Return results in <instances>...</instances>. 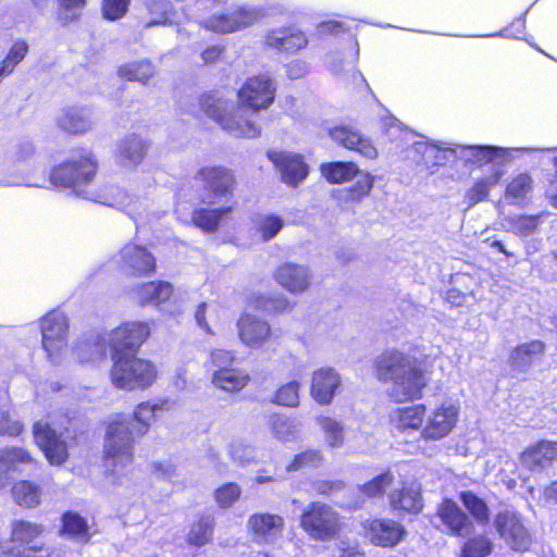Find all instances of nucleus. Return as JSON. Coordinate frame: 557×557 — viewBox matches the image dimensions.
Masks as SVG:
<instances>
[{
	"mask_svg": "<svg viewBox=\"0 0 557 557\" xmlns=\"http://www.w3.org/2000/svg\"><path fill=\"white\" fill-rule=\"evenodd\" d=\"M97 161L91 153L74 156L55 166L50 174V182L59 188L70 189L77 197L115 207L137 220L141 214L140 199L113 184L94 186Z\"/></svg>",
	"mask_w": 557,
	"mask_h": 557,
	"instance_id": "obj_1",
	"label": "nucleus"
},
{
	"mask_svg": "<svg viewBox=\"0 0 557 557\" xmlns=\"http://www.w3.org/2000/svg\"><path fill=\"white\" fill-rule=\"evenodd\" d=\"M166 401H144L136 406L132 423L122 416L109 422L103 444V467L112 483L129 471L134 460V442L145 436L159 411L165 410Z\"/></svg>",
	"mask_w": 557,
	"mask_h": 557,
	"instance_id": "obj_2",
	"label": "nucleus"
},
{
	"mask_svg": "<svg viewBox=\"0 0 557 557\" xmlns=\"http://www.w3.org/2000/svg\"><path fill=\"white\" fill-rule=\"evenodd\" d=\"M380 381L394 384L392 395L397 401L418 397L426 385V377L417 360L398 350L381 354L375 360Z\"/></svg>",
	"mask_w": 557,
	"mask_h": 557,
	"instance_id": "obj_3",
	"label": "nucleus"
},
{
	"mask_svg": "<svg viewBox=\"0 0 557 557\" xmlns=\"http://www.w3.org/2000/svg\"><path fill=\"white\" fill-rule=\"evenodd\" d=\"M202 111L219 125L236 137L255 138L260 135V126L255 117L257 113L243 104L207 95L200 101Z\"/></svg>",
	"mask_w": 557,
	"mask_h": 557,
	"instance_id": "obj_4",
	"label": "nucleus"
},
{
	"mask_svg": "<svg viewBox=\"0 0 557 557\" xmlns=\"http://www.w3.org/2000/svg\"><path fill=\"white\" fill-rule=\"evenodd\" d=\"M111 381L121 389L146 388L157 379L156 366L135 355L112 357Z\"/></svg>",
	"mask_w": 557,
	"mask_h": 557,
	"instance_id": "obj_5",
	"label": "nucleus"
},
{
	"mask_svg": "<svg viewBox=\"0 0 557 557\" xmlns=\"http://www.w3.org/2000/svg\"><path fill=\"white\" fill-rule=\"evenodd\" d=\"M195 180L201 186L200 199L207 205H233L235 176L231 170L224 166L201 168Z\"/></svg>",
	"mask_w": 557,
	"mask_h": 557,
	"instance_id": "obj_6",
	"label": "nucleus"
},
{
	"mask_svg": "<svg viewBox=\"0 0 557 557\" xmlns=\"http://www.w3.org/2000/svg\"><path fill=\"white\" fill-rule=\"evenodd\" d=\"M300 527L312 540L329 541L337 535L342 522L339 513L330 505L312 502L300 517Z\"/></svg>",
	"mask_w": 557,
	"mask_h": 557,
	"instance_id": "obj_7",
	"label": "nucleus"
},
{
	"mask_svg": "<svg viewBox=\"0 0 557 557\" xmlns=\"http://www.w3.org/2000/svg\"><path fill=\"white\" fill-rule=\"evenodd\" d=\"M494 527L510 549L523 553L531 548L532 534L517 510L506 508L499 511L494 519Z\"/></svg>",
	"mask_w": 557,
	"mask_h": 557,
	"instance_id": "obj_8",
	"label": "nucleus"
},
{
	"mask_svg": "<svg viewBox=\"0 0 557 557\" xmlns=\"http://www.w3.org/2000/svg\"><path fill=\"white\" fill-rule=\"evenodd\" d=\"M263 10L257 7L238 5L232 10L214 14L205 20L201 25L218 34H231L245 29L263 17Z\"/></svg>",
	"mask_w": 557,
	"mask_h": 557,
	"instance_id": "obj_9",
	"label": "nucleus"
},
{
	"mask_svg": "<svg viewBox=\"0 0 557 557\" xmlns=\"http://www.w3.org/2000/svg\"><path fill=\"white\" fill-rule=\"evenodd\" d=\"M148 322H125L106 334L112 357L135 355L150 335Z\"/></svg>",
	"mask_w": 557,
	"mask_h": 557,
	"instance_id": "obj_10",
	"label": "nucleus"
},
{
	"mask_svg": "<svg viewBox=\"0 0 557 557\" xmlns=\"http://www.w3.org/2000/svg\"><path fill=\"white\" fill-rule=\"evenodd\" d=\"M42 347L48 357L57 362L67 343L69 322L63 312L51 311L40 323Z\"/></svg>",
	"mask_w": 557,
	"mask_h": 557,
	"instance_id": "obj_11",
	"label": "nucleus"
},
{
	"mask_svg": "<svg viewBox=\"0 0 557 557\" xmlns=\"http://www.w3.org/2000/svg\"><path fill=\"white\" fill-rule=\"evenodd\" d=\"M275 86L268 75H257L250 77L238 90L240 104L245 106L252 113L271 106L275 97Z\"/></svg>",
	"mask_w": 557,
	"mask_h": 557,
	"instance_id": "obj_12",
	"label": "nucleus"
},
{
	"mask_svg": "<svg viewBox=\"0 0 557 557\" xmlns=\"http://www.w3.org/2000/svg\"><path fill=\"white\" fill-rule=\"evenodd\" d=\"M458 408L450 401H444L428 414L421 430V436L426 441H438L447 436L458 420Z\"/></svg>",
	"mask_w": 557,
	"mask_h": 557,
	"instance_id": "obj_13",
	"label": "nucleus"
},
{
	"mask_svg": "<svg viewBox=\"0 0 557 557\" xmlns=\"http://www.w3.org/2000/svg\"><path fill=\"white\" fill-rule=\"evenodd\" d=\"M34 438L51 465H61L65 461L67 448L60 428L40 420L34 424Z\"/></svg>",
	"mask_w": 557,
	"mask_h": 557,
	"instance_id": "obj_14",
	"label": "nucleus"
},
{
	"mask_svg": "<svg viewBox=\"0 0 557 557\" xmlns=\"http://www.w3.org/2000/svg\"><path fill=\"white\" fill-rule=\"evenodd\" d=\"M122 271L133 276H147L156 270L154 256L144 246L127 243L116 255Z\"/></svg>",
	"mask_w": 557,
	"mask_h": 557,
	"instance_id": "obj_15",
	"label": "nucleus"
},
{
	"mask_svg": "<svg viewBox=\"0 0 557 557\" xmlns=\"http://www.w3.org/2000/svg\"><path fill=\"white\" fill-rule=\"evenodd\" d=\"M342 389V375L331 367H322L311 373L310 396L319 405L332 404Z\"/></svg>",
	"mask_w": 557,
	"mask_h": 557,
	"instance_id": "obj_16",
	"label": "nucleus"
},
{
	"mask_svg": "<svg viewBox=\"0 0 557 557\" xmlns=\"http://www.w3.org/2000/svg\"><path fill=\"white\" fill-rule=\"evenodd\" d=\"M247 528L258 543L272 544L283 534L284 518L269 512H257L249 517Z\"/></svg>",
	"mask_w": 557,
	"mask_h": 557,
	"instance_id": "obj_17",
	"label": "nucleus"
},
{
	"mask_svg": "<svg viewBox=\"0 0 557 557\" xmlns=\"http://www.w3.org/2000/svg\"><path fill=\"white\" fill-rule=\"evenodd\" d=\"M275 282L290 294L298 295L308 290L312 281L310 269L304 264L286 262L274 272Z\"/></svg>",
	"mask_w": 557,
	"mask_h": 557,
	"instance_id": "obj_18",
	"label": "nucleus"
},
{
	"mask_svg": "<svg viewBox=\"0 0 557 557\" xmlns=\"http://www.w3.org/2000/svg\"><path fill=\"white\" fill-rule=\"evenodd\" d=\"M329 135L333 141L342 147L356 151L367 159H375L377 150L372 141L360 134L358 129L348 125H339L330 128Z\"/></svg>",
	"mask_w": 557,
	"mask_h": 557,
	"instance_id": "obj_19",
	"label": "nucleus"
},
{
	"mask_svg": "<svg viewBox=\"0 0 557 557\" xmlns=\"http://www.w3.org/2000/svg\"><path fill=\"white\" fill-rule=\"evenodd\" d=\"M370 542L382 547L396 546L406 535L405 528L391 519H374L363 525Z\"/></svg>",
	"mask_w": 557,
	"mask_h": 557,
	"instance_id": "obj_20",
	"label": "nucleus"
},
{
	"mask_svg": "<svg viewBox=\"0 0 557 557\" xmlns=\"http://www.w3.org/2000/svg\"><path fill=\"white\" fill-rule=\"evenodd\" d=\"M269 159L280 170L282 180L289 186H297L308 175V165L302 157L285 151H272Z\"/></svg>",
	"mask_w": 557,
	"mask_h": 557,
	"instance_id": "obj_21",
	"label": "nucleus"
},
{
	"mask_svg": "<svg viewBox=\"0 0 557 557\" xmlns=\"http://www.w3.org/2000/svg\"><path fill=\"white\" fill-rule=\"evenodd\" d=\"M240 342L249 348H261L271 336V327L264 320L244 313L237 321Z\"/></svg>",
	"mask_w": 557,
	"mask_h": 557,
	"instance_id": "obj_22",
	"label": "nucleus"
},
{
	"mask_svg": "<svg viewBox=\"0 0 557 557\" xmlns=\"http://www.w3.org/2000/svg\"><path fill=\"white\" fill-rule=\"evenodd\" d=\"M57 124L70 134H84L95 124L92 111L86 107H69L58 114Z\"/></svg>",
	"mask_w": 557,
	"mask_h": 557,
	"instance_id": "obj_23",
	"label": "nucleus"
},
{
	"mask_svg": "<svg viewBox=\"0 0 557 557\" xmlns=\"http://www.w3.org/2000/svg\"><path fill=\"white\" fill-rule=\"evenodd\" d=\"M557 460V442L540 441L520 456L522 466L531 471H542Z\"/></svg>",
	"mask_w": 557,
	"mask_h": 557,
	"instance_id": "obj_24",
	"label": "nucleus"
},
{
	"mask_svg": "<svg viewBox=\"0 0 557 557\" xmlns=\"http://www.w3.org/2000/svg\"><path fill=\"white\" fill-rule=\"evenodd\" d=\"M265 45L286 52H296L308 45L305 34L294 26L272 29L265 37Z\"/></svg>",
	"mask_w": 557,
	"mask_h": 557,
	"instance_id": "obj_25",
	"label": "nucleus"
},
{
	"mask_svg": "<svg viewBox=\"0 0 557 557\" xmlns=\"http://www.w3.org/2000/svg\"><path fill=\"white\" fill-rule=\"evenodd\" d=\"M438 516L451 534L461 537L471 534L472 523L455 502L444 500L438 508Z\"/></svg>",
	"mask_w": 557,
	"mask_h": 557,
	"instance_id": "obj_26",
	"label": "nucleus"
},
{
	"mask_svg": "<svg viewBox=\"0 0 557 557\" xmlns=\"http://www.w3.org/2000/svg\"><path fill=\"white\" fill-rule=\"evenodd\" d=\"M33 462L30 454L20 447H4L0 449V490L10 483V473L16 471L21 465Z\"/></svg>",
	"mask_w": 557,
	"mask_h": 557,
	"instance_id": "obj_27",
	"label": "nucleus"
},
{
	"mask_svg": "<svg viewBox=\"0 0 557 557\" xmlns=\"http://www.w3.org/2000/svg\"><path fill=\"white\" fill-rule=\"evenodd\" d=\"M389 504L394 510L417 513L422 509L420 485L418 483L405 484L399 491L389 494Z\"/></svg>",
	"mask_w": 557,
	"mask_h": 557,
	"instance_id": "obj_28",
	"label": "nucleus"
},
{
	"mask_svg": "<svg viewBox=\"0 0 557 557\" xmlns=\"http://www.w3.org/2000/svg\"><path fill=\"white\" fill-rule=\"evenodd\" d=\"M545 345L541 341H532L516 347L509 357V362L513 371L527 372L531 364L541 358L544 354Z\"/></svg>",
	"mask_w": 557,
	"mask_h": 557,
	"instance_id": "obj_29",
	"label": "nucleus"
},
{
	"mask_svg": "<svg viewBox=\"0 0 557 557\" xmlns=\"http://www.w3.org/2000/svg\"><path fill=\"white\" fill-rule=\"evenodd\" d=\"M250 381V375L243 369L213 370L211 383L214 387L235 393L242 391Z\"/></svg>",
	"mask_w": 557,
	"mask_h": 557,
	"instance_id": "obj_30",
	"label": "nucleus"
},
{
	"mask_svg": "<svg viewBox=\"0 0 557 557\" xmlns=\"http://www.w3.org/2000/svg\"><path fill=\"white\" fill-rule=\"evenodd\" d=\"M172 294L173 287L169 282H148L134 290V298L141 305L158 306L170 299Z\"/></svg>",
	"mask_w": 557,
	"mask_h": 557,
	"instance_id": "obj_31",
	"label": "nucleus"
},
{
	"mask_svg": "<svg viewBox=\"0 0 557 557\" xmlns=\"http://www.w3.org/2000/svg\"><path fill=\"white\" fill-rule=\"evenodd\" d=\"M147 152V145L140 136L128 135L117 146V157L123 164H139Z\"/></svg>",
	"mask_w": 557,
	"mask_h": 557,
	"instance_id": "obj_32",
	"label": "nucleus"
},
{
	"mask_svg": "<svg viewBox=\"0 0 557 557\" xmlns=\"http://www.w3.org/2000/svg\"><path fill=\"white\" fill-rule=\"evenodd\" d=\"M425 407L414 405L395 410L392 414V422L399 430H418L424 424Z\"/></svg>",
	"mask_w": 557,
	"mask_h": 557,
	"instance_id": "obj_33",
	"label": "nucleus"
},
{
	"mask_svg": "<svg viewBox=\"0 0 557 557\" xmlns=\"http://www.w3.org/2000/svg\"><path fill=\"white\" fill-rule=\"evenodd\" d=\"M534 182L529 173H520L511 178L505 191V199L521 205L531 199Z\"/></svg>",
	"mask_w": 557,
	"mask_h": 557,
	"instance_id": "obj_34",
	"label": "nucleus"
},
{
	"mask_svg": "<svg viewBox=\"0 0 557 557\" xmlns=\"http://www.w3.org/2000/svg\"><path fill=\"white\" fill-rule=\"evenodd\" d=\"M233 210V205H223L218 209L200 208L193 212V223L207 233L218 230L224 215Z\"/></svg>",
	"mask_w": 557,
	"mask_h": 557,
	"instance_id": "obj_35",
	"label": "nucleus"
},
{
	"mask_svg": "<svg viewBox=\"0 0 557 557\" xmlns=\"http://www.w3.org/2000/svg\"><path fill=\"white\" fill-rule=\"evenodd\" d=\"M108 346L106 335H97L79 343L75 348V354L81 362H94L104 358Z\"/></svg>",
	"mask_w": 557,
	"mask_h": 557,
	"instance_id": "obj_36",
	"label": "nucleus"
},
{
	"mask_svg": "<svg viewBox=\"0 0 557 557\" xmlns=\"http://www.w3.org/2000/svg\"><path fill=\"white\" fill-rule=\"evenodd\" d=\"M321 173L330 183L341 184L355 177L358 168L352 162H331L321 165Z\"/></svg>",
	"mask_w": 557,
	"mask_h": 557,
	"instance_id": "obj_37",
	"label": "nucleus"
},
{
	"mask_svg": "<svg viewBox=\"0 0 557 557\" xmlns=\"http://www.w3.org/2000/svg\"><path fill=\"white\" fill-rule=\"evenodd\" d=\"M269 425L271 428L272 434L277 440L284 442L295 440L300 431V424L298 421L281 414L271 416Z\"/></svg>",
	"mask_w": 557,
	"mask_h": 557,
	"instance_id": "obj_38",
	"label": "nucleus"
},
{
	"mask_svg": "<svg viewBox=\"0 0 557 557\" xmlns=\"http://www.w3.org/2000/svg\"><path fill=\"white\" fill-rule=\"evenodd\" d=\"M317 423L323 432L324 440L330 447L339 448L344 445L345 433L342 422L329 416H319Z\"/></svg>",
	"mask_w": 557,
	"mask_h": 557,
	"instance_id": "obj_39",
	"label": "nucleus"
},
{
	"mask_svg": "<svg viewBox=\"0 0 557 557\" xmlns=\"http://www.w3.org/2000/svg\"><path fill=\"white\" fill-rule=\"evenodd\" d=\"M42 533V528L39 524L29 521H14L12 523L11 539L15 544H20L22 547L15 548L23 549L24 547L32 546L33 541Z\"/></svg>",
	"mask_w": 557,
	"mask_h": 557,
	"instance_id": "obj_40",
	"label": "nucleus"
},
{
	"mask_svg": "<svg viewBox=\"0 0 557 557\" xmlns=\"http://www.w3.org/2000/svg\"><path fill=\"white\" fill-rule=\"evenodd\" d=\"M154 73V65L147 60L129 62L119 69V74L122 78L141 84H147Z\"/></svg>",
	"mask_w": 557,
	"mask_h": 557,
	"instance_id": "obj_41",
	"label": "nucleus"
},
{
	"mask_svg": "<svg viewBox=\"0 0 557 557\" xmlns=\"http://www.w3.org/2000/svg\"><path fill=\"white\" fill-rule=\"evenodd\" d=\"M12 495L20 506L33 508L40 504L41 490L29 481H20L13 486Z\"/></svg>",
	"mask_w": 557,
	"mask_h": 557,
	"instance_id": "obj_42",
	"label": "nucleus"
},
{
	"mask_svg": "<svg viewBox=\"0 0 557 557\" xmlns=\"http://www.w3.org/2000/svg\"><path fill=\"white\" fill-rule=\"evenodd\" d=\"M143 5L150 16L146 27L165 25L169 21V13L173 9L170 0H144Z\"/></svg>",
	"mask_w": 557,
	"mask_h": 557,
	"instance_id": "obj_43",
	"label": "nucleus"
},
{
	"mask_svg": "<svg viewBox=\"0 0 557 557\" xmlns=\"http://www.w3.org/2000/svg\"><path fill=\"white\" fill-rule=\"evenodd\" d=\"M450 154L454 160H460L467 165L482 164L487 158V147L453 145Z\"/></svg>",
	"mask_w": 557,
	"mask_h": 557,
	"instance_id": "obj_44",
	"label": "nucleus"
},
{
	"mask_svg": "<svg viewBox=\"0 0 557 557\" xmlns=\"http://www.w3.org/2000/svg\"><path fill=\"white\" fill-rule=\"evenodd\" d=\"M86 0H58L57 21L66 26L79 18Z\"/></svg>",
	"mask_w": 557,
	"mask_h": 557,
	"instance_id": "obj_45",
	"label": "nucleus"
},
{
	"mask_svg": "<svg viewBox=\"0 0 557 557\" xmlns=\"http://www.w3.org/2000/svg\"><path fill=\"white\" fill-rule=\"evenodd\" d=\"M256 230L264 242L274 238L284 226V220L275 214H259L255 221Z\"/></svg>",
	"mask_w": 557,
	"mask_h": 557,
	"instance_id": "obj_46",
	"label": "nucleus"
},
{
	"mask_svg": "<svg viewBox=\"0 0 557 557\" xmlns=\"http://www.w3.org/2000/svg\"><path fill=\"white\" fill-rule=\"evenodd\" d=\"M64 534L79 541H88L89 531L86 520L77 513L66 512L63 515Z\"/></svg>",
	"mask_w": 557,
	"mask_h": 557,
	"instance_id": "obj_47",
	"label": "nucleus"
},
{
	"mask_svg": "<svg viewBox=\"0 0 557 557\" xmlns=\"http://www.w3.org/2000/svg\"><path fill=\"white\" fill-rule=\"evenodd\" d=\"M213 532V518L202 517L194 524L188 533V543L195 546H202L211 540Z\"/></svg>",
	"mask_w": 557,
	"mask_h": 557,
	"instance_id": "obj_48",
	"label": "nucleus"
},
{
	"mask_svg": "<svg viewBox=\"0 0 557 557\" xmlns=\"http://www.w3.org/2000/svg\"><path fill=\"white\" fill-rule=\"evenodd\" d=\"M323 462V455L319 449H309L295 455L293 460L287 465L286 470L299 471L304 469L318 468Z\"/></svg>",
	"mask_w": 557,
	"mask_h": 557,
	"instance_id": "obj_49",
	"label": "nucleus"
},
{
	"mask_svg": "<svg viewBox=\"0 0 557 557\" xmlns=\"http://www.w3.org/2000/svg\"><path fill=\"white\" fill-rule=\"evenodd\" d=\"M10 554L15 557H70V552L63 546L11 548Z\"/></svg>",
	"mask_w": 557,
	"mask_h": 557,
	"instance_id": "obj_50",
	"label": "nucleus"
},
{
	"mask_svg": "<svg viewBox=\"0 0 557 557\" xmlns=\"http://www.w3.org/2000/svg\"><path fill=\"white\" fill-rule=\"evenodd\" d=\"M460 499L475 520L485 521L487 519V506L483 499L471 492H462Z\"/></svg>",
	"mask_w": 557,
	"mask_h": 557,
	"instance_id": "obj_51",
	"label": "nucleus"
},
{
	"mask_svg": "<svg viewBox=\"0 0 557 557\" xmlns=\"http://www.w3.org/2000/svg\"><path fill=\"white\" fill-rule=\"evenodd\" d=\"M251 306L256 309L280 312L289 310L292 308L290 301L284 296H278L276 298L256 296L253 299H251Z\"/></svg>",
	"mask_w": 557,
	"mask_h": 557,
	"instance_id": "obj_52",
	"label": "nucleus"
},
{
	"mask_svg": "<svg viewBox=\"0 0 557 557\" xmlns=\"http://www.w3.org/2000/svg\"><path fill=\"white\" fill-rule=\"evenodd\" d=\"M299 387L297 381H292L278 388L275 395V403L282 406L296 407L299 404Z\"/></svg>",
	"mask_w": 557,
	"mask_h": 557,
	"instance_id": "obj_53",
	"label": "nucleus"
},
{
	"mask_svg": "<svg viewBox=\"0 0 557 557\" xmlns=\"http://www.w3.org/2000/svg\"><path fill=\"white\" fill-rule=\"evenodd\" d=\"M393 475L389 472H385L377 475L370 482L360 486V491L369 497H375L383 495L385 488L393 483Z\"/></svg>",
	"mask_w": 557,
	"mask_h": 557,
	"instance_id": "obj_54",
	"label": "nucleus"
},
{
	"mask_svg": "<svg viewBox=\"0 0 557 557\" xmlns=\"http://www.w3.org/2000/svg\"><path fill=\"white\" fill-rule=\"evenodd\" d=\"M453 149V144L442 143L441 145H434V150L431 152V156H428L424 160L423 164L428 168L444 165L447 162L454 160V157L450 154Z\"/></svg>",
	"mask_w": 557,
	"mask_h": 557,
	"instance_id": "obj_55",
	"label": "nucleus"
},
{
	"mask_svg": "<svg viewBox=\"0 0 557 557\" xmlns=\"http://www.w3.org/2000/svg\"><path fill=\"white\" fill-rule=\"evenodd\" d=\"M240 487L235 483H226L215 491V500L221 507H230L240 496Z\"/></svg>",
	"mask_w": 557,
	"mask_h": 557,
	"instance_id": "obj_56",
	"label": "nucleus"
},
{
	"mask_svg": "<svg viewBox=\"0 0 557 557\" xmlns=\"http://www.w3.org/2000/svg\"><path fill=\"white\" fill-rule=\"evenodd\" d=\"M235 361V354L232 350L214 348L210 351V364L213 370L231 369Z\"/></svg>",
	"mask_w": 557,
	"mask_h": 557,
	"instance_id": "obj_57",
	"label": "nucleus"
},
{
	"mask_svg": "<svg viewBox=\"0 0 557 557\" xmlns=\"http://www.w3.org/2000/svg\"><path fill=\"white\" fill-rule=\"evenodd\" d=\"M131 0H103L102 12L107 20L115 21L125 15Z\"/></svg>",
	"mask_w": 557,
	"mask_h": 557,
	"instance_id": "obj_58",
	"label": "nucleus"
},
{
	"mask_svg": "<svg viewBox=\"0 0 557 557\" xmlns=\"http://www.w3.org/2000/svg\"><path fill=\"white\" fill-rule=\"evenodd\" d=\"M373 187V177L366 174L360 177L354 186L347 190V199L350 201H359L367 196Z\"/></svg>",
	"mask_w": 557,
	"mask_h": 557,
	"instance_id": "obj_59",
	"label": "nucleus"
},
{
	"mask_svg": "<svg viewBox=\"0 0 557 557\" xmlns=\"http://www.w3.org/2000/svg\"><path fill=\"white\" fill-rule=\"evenodd\" d=\"M542 215H520L513 221L515 231L521 236H528L533 234L540 222Z\"/></svg>",
	"mask_w": 557,
	"mask_h": 557,
	"instance_id": "obj_60",
	"label": "nucleus"
},
{
	"mask_svg": "<svg viewBox=\"0 0 557 557\" xmlns=\"http://www.w3.org/2000/svg\"><path fill=\"white\" fill-rule=\"evenodd\" d=\"M216 312V307L207 302H201L195 312V320L197 325L209 335H214V332L208 323V318H211Z\"/></svg>",
	"mask_w": 557,
	"mask_h": 557,
	"instance_id": "obj_61",
	"label": "nucleus"
},
{
	"mask_svg": "<svg viewBox=\"0 0 557 557\" xmlns=\"http://www.w3.org/2000/svg\"><path fill=\"white\" fill-rule=\"evenodd\" d=\"M331 557H364L358 545L347 540H339L332 549Z\"/></svg>",
	"mask_w": 557,
	"mask_h": 557,
	"instance_id": "obj_62",
	"label": "nucleus"
},
{
	"mask_svg": "<svg viewBox=\"0 0 557 557\" xmlns=\"http://www.w3.org/2000/svg\"><path fill=\"white\" fill-rule=\"evenodd\" d=\"M230 456L238 463H246L253 458V449L242 442H234L230 445Z\"/></svg>",
	"mask_w": 557,
	"mask_h": 557,
	"instance_id": "obj_63",
	"label": "nucleus"
},
{
	"mask_svg": "<svg viewBox=\"0 0 557 557\" xmlns=\"http://www.w3.org/2000/svg\"><path fill=\"white\" fill-rule=\"evenodd\" d=\"M487 553V541L484 537L467 542L462 549L463 557H484Z\"/></svg>",
	"mask_w": 557,
	"mask_h": 557,
	"instance_id": "obj_64",
	"label": "nucleus"
}]
</instances>
